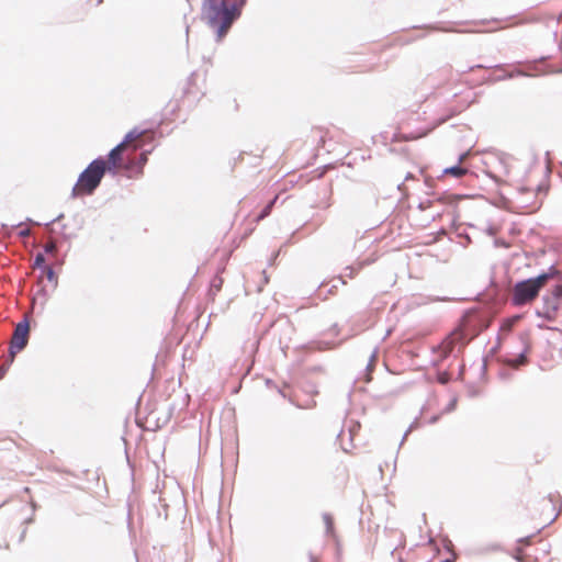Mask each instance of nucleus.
<instances>
[{
    "instance_id": "f8f14e48",
    "label": "nucleus",
    "mask_w": 562,
    "mask_h": 562,
    "mask_svg": "<svg viewBox=\"0 0 562 562\" xmlns=\"http://www.w3.org/2000/svg\"><path fill=\"white\" fill-rule=\"evenodd\" d=\"M426 134H427L426 132L419 133V134H413V135H405L402 133H396V134H394V136L392 138V143L415 140V139H418V138L425 136Z\"/></svg>"
},
{
    "instance_id": "f03ea898",
    "label": "nucleus",
    "mask_w": 562,
    "mask_h": 562,
    "mask_svg": "<svg viewBox=\"0 0 562 562\" xmlns=\"http://www.w3.org/2000/svg\"><path fill=\"white\" fill-rule=\"evenodd\" d=\"M548 191V183L539 169L527 172L524 183L517 188L515 196L517 206L525 213H533L543 201Z\"/></svg>"
},
{
    "instance_id": "7ed1b4c3",
    "label": "nucleus",
    "mask_w": 562,
    "mask_h": 562,
    "mask_svg": "<svg viewBox=\"0 0 562 562\" xmlns=\"http://www.w3.org/2000/svg\"><path fill=\"white\" fill-rule=\"evenodd\" d=\"M239 16L236 5L228 7L226 0H204L201 8V19L217 33L222 40L233 22Z\"/></svg>"
},
{
    "instance_id": "ddd939ff",
    "label": "nucleus",
    "mask_w": 562,
    "mask_h": 562,
    "mask_svg": "<svg viewBox=\"0 0 562 562\" xmlns=\"http://www.w3.org/2000/svg\"><path fill=\"white\" fill-rule=\"evenodd\" d=\"M540 21H542V18L537 14H526V15L521 16L519 20L512 23L510 26L536 23V22H540Z\"/></svg>"
},
{
    "instance_id": "412c9836",
    "label": "nucleus",
    "mask_w": 562,
    "mask_h": 562,
    "mask_svg": "<svg viewBox=\"0 0 562 562\" xmlns=\"http://www.w3.org/2000/svg\"><path fill=\"white\" fill-rule=\"evenodd\" d=\"M55 249V245L53 243L46 245V251H53Z\"/></svg>"
},
{
    "instance_id": "dca6fc26",
    "label": "nucleus",
    "mask_w": 562,
    "mask_h": 562,
    "mask_svg": "<svg viewBox=\"0 0 562 562\" xmlns=\"http://www.w3.org/2000/svg\"><path fill=\"white\" fill-rule=\"evenodd\" d=\"M277 199H278V196H276L271 202H269L266 205V207L262 210V212L257 216V218H256L257 222L263 220L265 217H267L270 214Z\"/></svg>"
},
{
    "instance_id": "f3484780",
    "label": "nucleus",
    "mask_w": 562,
    "mask_h": 562,
    "mask_svg": "<svg viewBox=\"0 0 562 562\" xmlns=\"http://www.w3.org/2000/svg\"><path fill=\"white\" fill-rule=\"evenodd\" d=\"M557 302H562V285H557L552 290V297Z\"/></svg>"
},
{
    "instance_id": "2eb2a0df",
    "label": "nucleus",
    "mask_w": 562,
    "mask_h": 562,
    "mask_svg": "<svg viewBox=\"0 0 562 562\" xmlns=\"http://www.w3.org/2000/svg\"><path fill=\"white\" fill-rule=\"evenodd\" d=\"M443 172H445V175H449L454 178H461L468 173V169H465L463 167L456 166V167H450V168L445 169Z\"/></svg>"
},
{
    "instance_id": "5701e85b",
    "label": "nucleus",
    "mask_w": 562,
    "mask_h": 562,
    "mask_svg": "<svg viewBox=\"0 0 562 562\" xmlns=\"http://www.w3.org/2000/svg\"><path fill=\"white\" fill-rule=\"evenodd\" d=\"M47 274H48V278H49V279H52V278L54 277V272H53V270H52V269H48Z\"/></svg>"
},
{
    "instance_id": "1a4fd4ad",
    "label": "nucleus",
    "mask_w": 562,
    "mask_h": 562,
    "mask_svg": "<svg viewBox=\"0 0 562 562\" xmlns=\"http://www.w3.org/2000/svg\"><path fill=\"white\" fill-rule=\"evenodd\" d=\"M560 310H562V302H557L553 299H546L541 316L548 321H555Z\"/></svg>"
},
{
    "instance_id": "a878e982",
    "label": "nucleus",
    "mask_w": 562,
    "mask_h": 562,
    "mask_svg": "<svg viewBox=\"0 0 562 562\" xmlns=\"http://www.w3.org/2000/svg\"><path fill=\"white\" fill-rule=\"evenodd\" d=\"M456 561V558H453L452 560H447V562H454Z\"/></svg>"
},
{
    "instance_id": "aec40b11",
    "label": "nucleus",
    "mask_w": 562,
    "mask_h": 562,
    "mask_svg": "<svg viewBox=\"0 0 562 562\" xmlns=\"http://www.w3.org/2000/svg\"><path fill=\"white\" fill-rule=\"evenodd\" d=\"M325 520H326L328 529H331L333 528V519H331V517L330 516H325Z\"/></svg>"
},
{
    "instance_id": "b1692460",
    "label": "nucleus",
    "mask_w": 562,
    "mask_h": 562,
    "mask_svg": "<svg viewBox=\"0 0 562 562\" xmlns=\"http://www.w3.org/2000/svg\"><path fill=\"white\" fill-rule=\"evenodd\" d=\"M3 373H4V368L0 367V379L2 378Z\"/></svg>"
},
{
    "instance_id": "20e7f679",
    "label": "nucleus",
    "mask_w": 562,
    "mask_h": 562,
    "mask_svg": "<svg viewBox=\"0 0 562 562\" xmlns=\"http://www.w3.org/2000/svg\"><path fill=\"white\" fill-rule=\"evenodd\" d=\"M559 277V270L551 267L547 272H543L536 278L517 282L512 290L510 303L517 307L531 304L539 296L540 291L548 284V282Z\"/></svg>"
},
{
    "instance_id": "a211bd4d",
    "label": "nucleus",
    "mask_w": 562,
    "mask_h": 562,
    "mask_svg": "<svg viewBox=\"0 0 562 562\" xmlns=\"http://www.w3.org/2000/svg\"><path fill=\"white\" fill-rule=\"evenodd\" d=\"M457 196L454 195H442L438 199V201L440 203H445V204H453L457 202Z\"/></svg>"
},
{
    "instance_id": "6ab92c4d",
    "label": "nucleus",
    "mask_w": 562,
    "mask_h": 562,
    "mask_svg": "<svg viewBox=\"0 0 562 562\" xmlns=\"http://www.w3.org/2000/svg\"><path fill=\"white\" fill-rule=\"evenodd\" d=\"M45 259L42 254H37L34 259V266H42L44 263Z\"/></svg>"
},
{
    "instance_id": "9b49d317",
    "label": "nucleus",
    "mask_w": 562,
    "mask_h": 562,
    "mask_svg": "<svg viewBox=\"0 0 562 562\" xmlns=\"http://www.w3.org/2000/svg\"><path fill=\"white\" fill-rule=\"evenodd\" d=\"M224 284V279L221 276H215L210 284L209 289V295L211 296L212 301L215 300V296L221 292Z\"/></svg>"
},
{
    "instance_id": "0eeeda50",
    "label": "nucleus",
    "mask_w": 562,
    "mask_h": 562,
    "mask_svg": "<svg viewBox=\"0 0 562 562\" xmlns=\"http://www.w3.org/2000/svg\"><path fill=\"white\" fill-rule=\"evenodd\" d=\"M30 335V325L26 319L16 324L15 329L12 335L10 353L13 359L16 352H20L25 348L29 341Z\"/></svg>"
},
{
    "instance_id": "4be33fe9",
    "label": "nucleus",
    "mask_w": 562,
    "mask_h": 562,
    "mask_svg": "<svg viewBox=\"0 0 562 562\" xmlns=\"http://www.w3.org/2000/svg\"><path fill=\"white\" fill-rule=\"evenodd\" d=\"M439 381L441 383H446L448 381V378H447V374H443L442 376L439 378Z\"/></svg>"
},
{
    "instance_id": "393cba45",
    "label": "nucleus",
    "mask_w": 562,
    "mask_h": 562,
    "mask_svg": "<svg viewBox=\"0 0 562 562\" xmlns=\"http://www.w3.org/2000/svg\"><path fill=\"white\" fill-rule=\"evenodd\" d=\"M526 544H529L528 538L522 540Z\"/></svg>"
},
{
    "instance_id": "4468645a",
    "label": "nucleus",
    "mask_w": 562,
    "mask_h": 562,
    "mask_svg": "<svg viewBox=\"0 0 562 562\" xmlns=\"http://www.w3.org/2000/svg\"><path fill=\"white\" fill-rule=\"evenodd\" d=\"M519 319H520V316H518V315H515L513 317L504 319L501 325V331L502 333L512 331V329L518 323Z\"/></svg>"
},
{
    "instance_id": "39448f33",
    "label": "nucleus",
    "mask_w": 562,
    "mask_h": 562,
    "mask_svg": "<svg viewBox=\"0 0 562 562\" xmlns=\"http://www.w3.org/2000/svg\"><path fill=\"white\" fill-rule=\"evenodd\" d=\"M561 512V504L557 496H544L533 501L528 508V518L535 521L533 529L539 532L552 524Z\"/></svg>"
},
{
    "instance_id": "9d476101",
    "label": "nucleus",
    "mask_w": 562,
    "mask_h": 562,
    "mask_svg": "<svg viewBox=\"0 0 562 562\" xmlns=\"http://www.w3.org/2000/svg\"><path fill=\"white\" fill-rule=\"evenodd\" d=\"M461 338L460 333H452L440 345L443 357H447L454 348L456 342Z\"/></svg>"
},
{
    "instance_id": "6e6552de",
    "label": "nucleus",
    "mask_w": 562,
    "mask_h": 562,
    "mask_svg": "<svg viewBox=\"0 0 562 562\" xmlns=\"http://www.w3.org/2000/svg\"><path fill=\"white\" fill-rule=\"evenodd\" d=\"M520 340L522 344V349H521L520 353L515 358H506L504 360V362L506 364H508L509 367L515 368V369L519 368L520 366H525L528 362L527 353L530 350L529 335L528 334L520 335Z\"/></svg>"
},
{
    "instance_id": "f257e3e1",
    "label": "nucleus",
    "mask_w": 562,
    "mask_h": 562,
    "mask_svg": "<svg viewBox=\"0 0 562 562\" xmlns=\"http://www.w3.org/2000/svg\"><path fill=\"white\" fill-rule=\"evenodd\" d=\"M154 133L151 131H139L137 128L128 132L123 142L114 147L108 156L106 169L116 175L125 171L128 178L140 177L144 172V166L148 160V151L137 154L145 142H151Z\"/></svg>"
},
{
    "instance_id": "423d86ee",
    "label": "nucleus",
    "mask_w": 562,
    "mask_h": 562,
    "mask_svg": "<svg viewBox=\"0 0 562 562\" xmlns=\"http://www.w3.org/2000/svg\"><path fill=\"white\" fill-rule=\"evenodd\" d=\"M106 171V161L104 159L98 158L91 161L80 173L72 188V195L82 196L91 194L98 188Z\"/></svg>"
}]
</instances>
